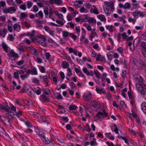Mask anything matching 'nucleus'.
Returning a JSON list of instances; mask_svg holds the SVG:
<instances>
[{
    "instance_id": "obj_42",
    "label": "nucleus",
    "mask_w": 146,
    "mask_h": 146,
    "mask_svg": "<svg viewBox=\"0 0 146 146\" xmlns=\"http://www.w3.org/2000/svg\"><path fill=\"white\" fill-rule=\"evenodd\" d=\"M33 10H32L31 9V11H33L34 12H37L38 11V9L36 5H35L33 6Z\"/></svg>"
},
{
    "instance_id": "obj_62",
    "label": "nucleus",
    "mask_w": 146,
    "mask_h": 146,
    "mask_svg": "<svg viewBox=\"0 0 146 146\" xmlns=\"http://www.w3.org/2000/svg\"><path fill=\"white\" fill-rule=\"evenodd\" d=\"M27 13L25 14V13L22 12L20 14L21 17L22 18H25L27 17Z\"/></svg>"
},
{
    "instance_id": "obj_56",
    "label": "nucleus",
    "mask_w": 146,
    "mask_h": 146,
    "mask_svg": "<svg viewBox=\"0 0 146 146\" xmlns=\"http://www.w3.org/2000/svg\"><path fill=\"white\" fill-rule=\"evenodd\" d=\"M72 17L71 14L70 13H69L68 15H67V20L68 21H71Z\"/></svg>"
},
{
    "instance_id": "obj_26",
    "label": "nucleus",
    "mask_w": 146,
    "mask_h": 146,
    "mask_svg": "<svg viewBox=\"0 0 146 146\" xmlns=\"http://www.w3.org/2000/svg\"><path fill=\"white\" fill-rule=\"evenodd\" d=\"M90 144L92 146H96L98 144L97 143L96 139L94 138L91 141Z\"/></svg>"
},
{
    "instance_id": "obj_30",
    "label": "nucleus",
    "mask_w": 146,
    "mask_h": 146,
    "mask_svg": "<svg viewBox=\"0 0 146 146\" xmlns=\"http://www.w3.org/2000/svg\"><path fill=\"white\" fill-rule=\"evenodd\" d=\"M63 2L62 0H54V3L57 5H61Z\"/></svg>"
},
{
    "instance_id": "obj_64",
    "label": "nucleus",
    "mask_w": 146,
    "mask_h": 146,
    "mask_svg": "<svg viewBox=\"0 0 146 146\" xmlns=\"http://www.w3.org/2000/svg\"><path fill=\"white\" fill-rule=\"evenodd\" d=\"M62 120L66 123L68 121L69 119L68 117L66 116H63L62 117Z\"/></svg>"
},
{
    "instance_id": "obj_58",
    "label": "nucleus",
    "mask_w": 146,
    "mask_h": 146,
    "mask_svg": "<svg viewBox=\"0 0 146 146\" xmlns=\"http://www.w3.org/2000/svg\"><path fill=\"white\" fill-rule=\"evenodd\" d=\"M33 3L30 2H28L27 4V7L28 9H29L31 8L33 5Z\"/></svg>"
},
{
    "instance_id": "obj_16",
    "label": "nucleus",
    "mask_w": 146,
    "mask_h": 146,
    "mask_svg": "<svg viewBox=\"0 0 146 146\" xmlns=\"http://www.w3.org/2000/svg\"><path fill=\"white\" fill-rule=\"evenodd\" d=\"M2 46L4 50L5 51L6 53H7V52L9 51L8 50V46L7 44L5 42H4L2 43Z\"/></svg>"
},
{
    "instance_id": "obj_18",
    "label": "nucleus",
    "mask_w": 146,
    "mask_h": 146,
    "mask_svg": "<svg viewBox=\"0 0 146 146\" xmlns=\"http://www.w3.org/2000/svg\"><path fill=\"white\" fill-rule=\"evenodd\" d=\"M141 106L142 111L143 112L146 114V103L145 102H143L141 105Z\"/></svg>"
},
{
    "instance_id": "obj_38",
    "label": "nucleus",
    "mask_w": 146,
    "mask_h": 146,
    "mask_svg": "<svg viewBox=\"0 0 146 146\" xmlns=\"http://www.w3.org/2000/svg\"><path fill=\"white\" fill-rule=\"evenodd\" d=\"M9 11L10 13L12 14V12H11L13 11V12L16 11V9L14 7H10L9 8Z\"/></svg>"
},
{
    "instance_id": "obj_44",
    "label": "nucleus",
    "mask_w": 146,
    "mask_h": 146,
    "mask_svg": "<svg viewBox=\"0 0 146 146\" xmlns=\"http://www.w3.org/2000/svg\"><path fill=\"white\" fill-rule=\"evenodd\" d=\"M58 142L61 143H64V140L60 137H58L56 138Z\"/></svg>"
},
{
    "instance_id": "obj_21",
    "label": "nucleus",
    "mask_w": 146,
    "mask_h": 146,
    "mask_svg": "<svg viewBox=\"0 0 146 146\" xmlns=\"http://www.w3.org/2000/svg\"><path fill=\"white\" fill-rule=\"evenodd\" d=\"M9 54L10 56L13 57H15L16 59L19 58V56L17 54L14 52L13 51H10L9 52Z\"/></svg>"
},
{
    "instance_id": "obj_40",
    "label": "nucleus",
    "mask_w": 146,
    "mask_h": 146,
    "mask_svg": "<svg viewBox=\"0 0 146 146\" xmlns=\"http://www.w3.org/2000/svg\"><path fill=\"white\" fill-rule=\"evenodd\" d=\"M142 84H136V86L137 90L139 91L141 89H142Z\"/></svg>"
},
{
    "instance_id": "obj_25",
    "label": "nucleus",
    "mask_w": 146,
    "mask_h": 146,
    "mask_svg": "<svg viewBox=\"0 0 146 146\" xmlns=\"http://www.w3.org/2000/svg\"><path fill=\"white\" fill-rule=\"evenodd\" d=\"M113 52L112 51H110L107 54V58L110 60H112V55L111 54H113Z\"/></svg>"
},
{
    "instance_id": "obj_23",
    "label": "nucleus",
    "mask_w": 146,
    "mask_h": 146,
    "mask_svg": "<svg viewBox=\"0 0 146 146\" xmlns=\"http://www.w3.org/2000/svg\"><path fill=\"white\" fill-rule=\"evenodd\" d=\"M19 137L23 140H25L26 141H29V139L26 137V136L24 135L21 134L19 135Z\"/></svg>"
},
{
    "instance_id": "obj_53",
    "label": "nucleus",
    "mask_w": 146,
    "mask_h": 146,
    "mask_svg": "<svg viewBox=\"0 0 146 146\" xmlns=\"http://www.w3.org/2000/svg\"><path fill=\"white\" fill-rule=\"evenodd\" d=\"M6 5L5 1H0V7H2L3 8Z\"/></svg>"
},
{
    "instance_id": "obj_15",
    "label": "nucleus",
    "mask_w": 146,
    "mask_h": 146,
    "mask_svg": "<svg viewBox=\"0 0 146 146\" xmlns=\"http://www.w3.org/2000/svg\"><path fill=\"white\" fill-rule=\"evenodd\" d=\"M96 90V92L98 94H101L102 93L105 94L106 93V90L102 88L100 89L99 88L97 87Z\"/></svg>"
},
{
    "instance_id": "obj_9",
    "label": "nucleus",
    "mask_w": 146,
    "mask_h": 146,
    "mask_svg": "<svg viewBox=\"0 0 146 146\" xmlns=\"http://www.w3.org/2000/svg\"><path fill=\"white\" fill-rule=\"evenodd\" d=\"M82 35L80 39V41L81 42L84 39L86 35V32L84 28L82 27Z\"/></svg>"
},
{
    "instance_id": "obj_20",
    "label": "nucleus",
    "mask_w": 146,
    "mask_h": 146,
    "mask_svg": "<svg viewBox=\"0 0 146 146\" xmlns=\"http://www.w3.org/2000/svg\"><path fill=\"white\" fill-rule=\"evenodd\" d=\"M29 90V89L27 88V85H24L21 90V92L24 93L28 92Z\"/></svg>"
},
{
    "instance_id": "obj_24",
    "label": "nucleus",
    "mask_w": 146,
    "mask_h": 146,
    "mask_svg": "<svg viewBox=\"0 0 146 146\" xmlns=\"http://www.w3.org/2000/svg\"><path fill=\"white\" fill-rule=\"evenodd\" d=\"M37 66L39 68V70L41 73H44L45 72V70L44 67L40 65H38Z\"/></svg>"
},
{
    "instance_id": "obj_45",
    "label": "nucleus",
    "mask_w": 146,
    "mask_h": 146,
    "mask_svg": "<svg viewBox=\"0 0 146 146\" xmlns=\"http://www.w3.org/2000/svg\"><path fill=\"white\" fill-rule=\"evenodd\" d=\"M49 9L48 8H46L44 10V13L46 17H47L48 15L49 14Z\"/></svg>"
},
{
    "instance_id": "obj_7",
    "label": "nucleus",
    "mask_w": 146,
    "mask_h": 146,
    "mask_svg": "<svg viewBox=\"0 0 146 146\" xmlns=\"http://www.w3.org/2000/svg\"><path fill=\"white\" fill-rule=\"evenodd\" d=\"M37 37L41 39L43 42H42V45L44 46L46 45V38L43 35L40 34H38L37 36Z\"/></svg>"
},
{
    "instance_id": "obj_49",
    "label": "nucleus",
    "mask_w": 146,
    "mask_h": 146,
    "mask_svg": "<svg viewBox=\"0 0 146 146\" xmlns=\"http://www.w3.org/2000/svg\"><path fill=\"white\" fill-rule=\"evenodd\" d=\"M127 72L125 70H122L121 77L123 78H125Z\"/></svg>"
},
{
    "instance_id": "obj_43",
    "label": "nucleus",
    "mask_w": 146,
    "mask_h": 146,
    "mask_svg": "<svg viewBox=\"0 0 146 146\" xmlns=\"http://www.w3.org/2000/svg\"><path fill=\"white\" fill-rule=\"evenodd\" d=\"M131 5L129 3H126L124 4V9H128L130 8Z\"/></svg>"
},
{
    "instance_id": "obj_46",
    "label": "nucleus",
    "mask_w": 146,
    "mask_h": 146,
    "mask_svg": "<svg viewBox=\"0 0 146 146\" xmlns=\"http://www.w3.org/2000/svg\"><path fill=\"white\" fill-rule=\"evenodd\" d=\"M18 27H19V30H21V26H20L19 25V24L17 23H15L13 25V28H14V30H16V29L18 28Z\"/></svg>"
},
{
    "instance_id": "obj_54",
    "label": "nucleus",
    "mask_w": 146,
    "mask_h": 146,
    "mask_svg": "<svg viewBox=\"0 0 146 146\" xmlns=\"http://www.w3.org/2000/svg\"><path fill=\"white\" fill-rule=\"evenodd\" d=\"M123 140L124 141V142H125V143L128 145H129V143L132 144V143H131V142H130V141H129L125 137H123Z\"/></svg>"
},
{
    "instance_id": "obj_39",
    "label": "nucleus",
    "mask_w": 146,
    "mask_h": 146,
    "mask_svg": "<svg viewBox=\"0 0 146 146\" xmlns=\"http://www.w3.org/2000/svg\"><path fill=\"white\" fill-rule=\"evenodd\" d=\"M94 73L96 76V78H100V73L97 70H94Z\"/></svg>"
},
{
    "instance_id": "obj_13",
    "label": "nucleus",
    "mask_w": 146,
    "mask_h": 146,
    "mask_svg": "<svg viewBox=\"0 0 146 146\" xmlns=\"http://www.w3.org/2000/svg\"><path fill=\"white\" fill-rule=\"evenodd\" d=\"M36 34V32L35 30H33L32 31L29 32L27 33V36H29L31 38H33V40H34V38H35V36Z\"/></svg>"
},
{
    "instance_id": "obj_37",
    "label": "nucleus",
    "mask_w": 146,
    "mask_h": 146,
    "mask_svg": "<svg viewBox=\"0 0 146 146\" xmlns=\"http://www.w3.org/2000/svg\"><path fill=\"white\" fill-rule=\"evenodd\" d=\"M141 46L142 48H143V50H142V51L146 50V42H142L141 44Z\"/></svg>"
},
{
    "instance_id": "obj_5",
    "label": "nucleus",
    "mask_w": 146,
    "mask_h": 146,
    "mask_svg": "<svg viewBox=\"0 0 146 146\" xmlns=\"http://www.w3.org/2000/svg\"><path fill=\"white\" fill-rule=\"evenodd\" d=\"M92 95L91 93L87 92L84 93L83 96V98L84 100L86 101H89L92 98Z\"/></svg>"
},
{
    "instance_id": "obj_47",
    "label": "nucleus",
    "mask_w": 146,
    "mask_h": 146,
    "mask_svg": "<svg viewBox=\"0 0 146 146\" xmlns=\"http://www.w3.org/2000/svg\"><path fill=\"white\" fill-rule=\"evenodd\" d=\"M92 10H93V13H94V14H98L99 13V12L98 11V10L97 8H95L94 9H93L92 8H91L90 10V11L91 12H92Z\"/></svg>"
},
{
    "instance_id": "obj_55",
    "label": "nucleus",
    "mask_w": 146,
    "mask_h": 146,
    "mask_svg": "<svg viewBox=\"0 0 146 146\" xmlns=\"http://www.w3.org/2000/svg\"><path fill=\"white\" fill-rule=\"evenodd\" d=\"M129 131L130 133L132 134V135L134 136L136 135L137 133V132L135 131L132 129H129Z\"/></svg>"
},
{
    "instance_id": "obj_19",
    "label": "nucleus",
    "mask_w": 146,
    "mask_h": 146,
    "mask_svg": "<svg viewBox=\"0 0 146 146\" xmlns=\"http://www.w3.org/2000/svg\"><path fill=\"white\" fill-rule=\"evenodd\" d=\"M62 67L64 68H66L69 66V64L65 61H63L62 63Z\"/></svg>"
},
{
    "instance_id": "obj_12",
    "label": "nucleus",
    "mask_w": 146,
    "mask_h": 146,
    "mask_svg": "<svg viewBox=\"0 0 146 146\" xmlns=\"http://www.w3.org/2000/svg\"><path fill=\"white\" fill-rule=\"evenodd\" d=\"M0 109L9 113H11L12 112L10 109L8 108H7L4 105L1 104H0Z\"/></svg>"
},
{
    "instance_id": "obj_28",
    "label": "nucleus",
    "mask_w": 146,
    "mask_h": 146,
    "mask_svg": "<svg viewBox=\"0 0 146 146\" xmlns=\"http://www.w3.org/2000/svg\"><path fill=\"white\" fill-rule=\"evenodd\" d=\"M29 76V74H25L21 75L20 76V78L22 80H24L25 79L28 78Z\"/></svg>"
},
{
    "instance_id": "obj_1",
    "label": "nucleus",
    "mask_w": 146,
    "mask_h": 146,
    "mask_svg": "<svg viewBox=\"0 0 146 146\" xmlns=\"http://www.w3.org/2000/svg\"><path fill=\"white\" fill-rule=\"evenodd\" d=\"M42 140L46 145H48L46 146H52L55 145L54 140L51 137L48 138L45 135Z\"/></svg>"
},
{
    "instance_id": "obj_8",
    "label": "nucleus",
    "mask_w": 146,
    "mask_h": 146,
    "mask_svg": "<svg viewBox=\"0 0 146 146\" xmlns=\"http://www.w3.org/2000/svg\"><path fill=\"white\" fill-rule=\"evenodd\" d=\"M39 77L40 79H42V81L45 82V84L46 86L48 85V82L49 78L47 76H42L41 75L39 76Z\"/></svg>"
},
{
    "instance_id": "obj_10",
    "label": "nucleus",
    "mask_w": 146,
    "mask_h": 146,
    "mask_svg": "<svg viewBox=\"0 0 146 146\" xmlns=\"http://www.w3.org/2000/svg\"><path fill=\"white\" fill-rule=\"evenodd\" d=\"M105 135L106 137L109 138L112 141L114 140L115 139L114 137L111 133L110 132L105 133Z\"/></svg>"
},
{
    "instance_id": "obj_60",
    "label": "nucleus",
    "mask_w": 146,
    "mask_h": 146,
    "mask_svg": "<svg viewBox=\"0 0 146 146\" xmlns=\"http://www.w3.org/2000/svg\"><path fill=\"white\" fill-rule=\"evenodd\" d=\"M121 35V36H122V38L123 39H126L127 40V35L126 33H124L122 34Z\"/></svg>"
},
{
    "instance_id": "obj_32",
    "label": "nucleus",
    "mask_w": 146,
    "mask_h": 146,
    "mask_svg": "<svg viewBox=\"0 0 146 146\" xmlns=\"http://www.w3.org/2000/svg\"><path fill=\"white\" fill-rule=\"evenodd\" d=\"M82 70L84 73L86 74L87 76H90V74H89V72L87 70V68L86 67H84L82 68Z\"/></svg>"
},
{
    "instance_id": "obj_2",
    "label": "nucleus",
    "mask_w": 146,
    "mask_h": 146,
    "mask_svg": "<svg viewBox=\"0 0 146 146\" xmlns=\"http://www.w3.org/2000/svg\"><path fill=\"white\" fill-rule=\"evenodd\" d=\"M27 74H31L32 75H37L38 74L37 72V69L33 66L31 67V70L28 69L26 71Z\"/></svg>"
},
{
    "instance_id": "obj_33",
    "label": "nucleus",
    "mask_w": 146,
    "mask_h": 146,
    "mask_svg": "<svg viewBox=\"0 0 146 146\" xmlns=\"http://www.w3.org/2000/svg\"><path fill=\"white\" fill-rule=\"evenodd\" d=\"M77 106L75 105H70L69 106V109L70 110H75L78 108Z\"/></svg>"
},
{
    "instance_id": "obj_35",
    "label": "nucleus",
    "mask_w": 146,
    "mask_h": 146,
    "mask_svg": "<svg viewBox=\"0 0 146 146\" xmlns=\"http://www.w3.org/2000/svg\"><path fill=\"white\" fill-rule=\"evenodd\" d=\"M13 0H6L7 3L8 4L9 6L14 5L15 3H13Z\"/></svg>"
},
{
    "instance_id": "obj_52",
    "label": "nucleus",
    "mask_w": 146,
    "mask_h": 146,
    "mask_svg": "<svg viewBox=\"0 0 146 146\" xmlns=\"http://www.w3.org/2000/svg\"><path fill=\"white\" fill-rule=\"evenodd\" d=\"M70 87L71 89H73L74 88H76V84L73 82H71Z\"/></svg>"
},
{
    "instance_id": "obj_41",
    "label": "nucleus",
    "mask_w": 146,
    "mask_h": 146,
    "mask_svg": "<svg viewBox=\"0 0 146 146\" xmlns=\"http://www.w3.org/2000/svg\"><path fill=\"white\" fill-rule=\"evenodd\" d=\"M70 33H68V32L64 31L62 33V36L64 37H67L69 36L70 34Z\"/></svg>"
},
{
    "instance_id": "obj_17",
    "label": "nucleus",
    "mask_w": 146,
    "mask_h": 146,
    "mask_svg": "<svg viewBox=\"0 0 146 146\" xmlns=\"http://www.w3.org/2000/svg\"><path fill=\"white\" fill-rule=\"evenodd\" d=\"M98 18L101 20L102 21H106V19L104 15L103 14H100L97 15Z\"/></svg>"
},
{
    "instance_id": "obj_50",
    "label": "nucleus",
    "mask_w": 146,
    "mask_h": 146,
    "mask_svg": "<svg viewBox=\"0 0 146 146\" xmlns=\"http://www.w3.org/2000/svg\"><path fill=\"white\" fill-rule=\"evenodd\" d=\"M31 80L33 83L35 84H38L39 83V80L36 78H33L31 79Z\"/></svg>"
},
{
    "instance_id": "obj_14",
    "label": "nucleus",
    "mask_w": 146,
    "mask_h": 146,
    "mask_svg": "<svg viewBox=\"0 0 146 146\" xmlns=\"http://www.w3.org/2000/svg\"><path fill=\"white\" fill-rule=\"evenodd\" d=\"M139 65L142 69L146 70V64L145 61L141 60L139 62Z\"/></svg>"
},
{
    "instance_id": "obj_11",
    "label": "nucleus",
    "mask_w": 146,
    "mask_h": 146,
    "mask_svg": "<svg viewBox=\"0 0 146 146\" xmlns=\"http://www.w3.org/2000/svg\"><path fill=\"white\" fill-rule=\"evenodd\" d=\"M105 27L107 30H108L111 33L114 31L115 28L112 25H106Z\"/></svg>"
},
{
    "instance_id": "obj_6",
    "label": "nucleus",
    "mask_w": 146,
    "mask_h": 146,
    "mask_svg": "<svg viewBox=\"0 0 146 146\" xmlns=\"http://www.w3.org/2000/svg\"><path fill=\"white\" fill-rule=\"evenodd\" d=\"M40 98V100L43 102H48L50 101L49 98L44 94H42Z\"/></svg>"
},
{
    "instance_id": "obj_51",
    "label": "nucleus",
    "mask_w": 146,
    "mask_h": 146,
    "mask_svg": "<svg viewBox=\"0 0 146 146\" xmlns=\"http://www.w3.org/2000/svg\"><path fill=\"white\" fill-rule=\"evenodd\" d=\"M88 21L90 23H96V20L92 17H89Z\"/></svg>"
},
{
    "instance_id": "obj_29",
    "label": "nucleus",
    "mask_w": 146,
    "mask_h": 146,
    "mask_svg": "<svg viewBox=\"0 0 146 146\" xmlns=\"http://www.w3.org/2000/svg\"><path fill=\"white\" fill-rule=\"evenodd\" d=\"M128 95L129 96V100L131 101L132 100H134V98L133 96L131 94V92L128 91L127 92Z\"/></svg>"
},
{
    "instance_id": "obj_31",
    "label": "nucleus",
    "mask_w": 146,
    "mask_h": 146,
    "mask_svg": "<svg viewBox=\"0 0 146 146\" xmlns=\"http://www.w3.org/2000/svg\"><path fill=\"white\" fill-rule=\"evenodd\" d=\"M85 128L86 129L85 131L87 132H90L92 131V129L90 128L89 126V124L88 123H87Z\"/></svg>"
},
{
    "instance_id": "obj_63",
    "label": "nucleus",
    "mask_w": 146,
    "mask_h": 146,
    "mask_svg": "<svg viewBox=\"0 0 146 146\" xmlns=\"http://www.w3.org/2000/svg\"><path fill=\"white\" fill-rule=\"evenodd\" d=\"M27 69L26 68H24V70H19L18 72L19 74H22L24 73L26 71Z\"/></svg>"
},
{
    "instance_id": "obj_34",
    "label": "nucleus",
    "mask_w": 146,
    "mask_h": 146,
    "mask_svg": "<svg viewBox=\"0 0 146 146\" xmlns=\"http://www.w3.org/2000/svg\"><path fill=\"white\" fill-rule=\"evenodd\" d=\"M80 11L81 13H87L88 11H87V9H86L84 7H82L80 9Z\"/></svg>"
},
{
    "instance_id": "obj_61",
    "label": "nucleus",
    "mask_w": 146,
    "mask_h": 146,
    "mask_svg": "<svg viewBox=\"0 0 146 146\" xmlns=\"http://www.w3.org/2000/svg\"><path fill=\"white\" fill-rule=\"evenodd\" d=\"M117 52L120 54H122L123 52V48L121 47H119L117 49Z\"/></svg>"
},
{
    "instance_id": "obj_4",
    "label": "nucleus",
    "mask_w": 146,
    "mask_h": 146,
    "mask_svg": "<svg viewBox=\"0 0 146 146\" xmlns=\"http://www.w3.org/2000/svg\"><path fill=\"white\" fill-rule=\"evenodd\" d=\"M104 115V113L101 111H99L97 113L94 119L95 121L102 120Z\"/></svg>"
},
{
    "instance_id": "obj_36",
    "label": "nucleus",
    "mask_w": 146,
    "mask_h": 146,
    "mask_svg": "<svg viewBox=\"0 0 146 146\" xmlns=\"http://www.w3.org/2000/svg\"><path fill=\"white\" fill-rule=\"evenodd\" d=\"M38 135L40 137V139L42 140L45 135H44V133L41 131L39 132Z\"/></svg>"
},
{
    "instance_id": "obj_22",
    "label": "nucleus",
    "mask_w": 146,
    "mask_h": 146,
    "mask_svg": "<svg viewBox=\"0 0 146 146\" xmlns=\"http://www.w3.org/2000/svg\"><path fill=\"white\" fill-rule=\"evenodd\" d=\"M29 50L32 54L35 55L37 54V50L36 48L30 47L29 48Z\"/></svg>"
},
{
    "instance_id": "obj_57",
    "label": "nucleus",
    "mask_w": 146,
    "mask_h": 146,
    "mask_svg": "<svg viewBox=\"0 0 146 146\" xmlns=\"http://www.w3.org/2000/svg\"><path fill=\"white\" fill-rule=\"evenodd\" d=\"M92 6V5L89 3H86L85 5V8L88 9H90Z\"/></svg>"
},
{
    "instance_id": "obj_3",
    "label": "nucleus",
    "mask_w": 146,
    "mask_h": 146,
    "mask_svg": "<svg viewBox=\"0 0 146 146\" xmlns=\"http://www.w3.org/2000/svg\"><path fill=\"white\" fill-rule=\"evenodd\" d=\"M90 106L92 110H97L99 108L100 105L96 101H92L90 103Z\"/></svg>"
},
{
    "instance_id": "obj_48",
    "label": "nucleus",
    "mask_w": 146,
    "mask_h": 146,
    "mask_svg": "<svg viewBox=\"0 0 146 146\" xmlns=\"http://www.w3.org/2000/svg\"><path fill=\"white\" fill-rule=\"evenodd\" d=\"M69 36L74 40H75L77 39V36L76 35L73 34L72 33L70 34Z\"/></svg>"
},
{
    "instance_id": "obj_27",
    "label": "nucleus",
    "mask_w": 146,
    "mask_h": 146,
    "mask_svg": "<svg viewBox=\"0 0 146 146\" xmlns=\"http://www.w3.org/2000/svg\"><path fill=\"white\" fill-rule=\"evenodd\" d=\"M53 13H54V10L52 8H50L49 9V18H52Z\"/></svg>"
},
{
    "instance_id": "obj_59",
    "label": "nucleus",
    "mask_w": 146,
    "mask_h": 146,
    "mask_svg": "<svg viewBox=\"0 0 146 146\" xmlns=\"http://www.w3.org/2000/svg\"><path fill=\"white\" fill-rule=\"evenodd\" d=\"M25 124L27 127H32V124L31 123L29 122V121H25Z\"/></svg>"
}]
</instances>
